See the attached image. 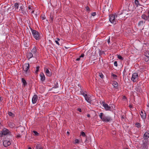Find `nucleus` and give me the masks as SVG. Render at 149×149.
<instances>
[{
  "instance_id": "1",
  "label": "nucleus",
  "mask_w": 149,
  "mask_h": 149,
  "mask_svg": "<svg viewBox=\"0 0 149 149\" xmlns=\"http://www.w3.org/2000/svg\"><path fill=\"white\" fill-rule=\"evenodd\" d=\"M100 118L102 121L105 122H108L112 120L111 118L106 116L103 113H101L99 115Z\"/></svg>"
},
{
  "instance_id": "2",
  "label": "nucleus",
  "mask_w": 149,
  "mask_h": 149,
  "mask_svg": "<svg viewBox=\"0 0 149 149\" xmlns=\"http://www.w3.org/2000/svg\"><path fill=\"white\" fill-rule=\"evenodd\" d=\"M31 31L34 38L36 40H39L40 39V37L38 32L35 30H31Z\"/></svg>"
},
{
  "instance_id": "3",
  "label": "nucleus",
  "mask_w": 149,
  "mask_h": 149,
  "mask_svg": "<svg viewBox=\"0 0 149 149\" xmlns=\"http://www.w3.org/2000/svg\"><path fill=\"white\" fill-rule=\"evenodd\" d=\"M109 21L112 23L116 24V20L115 19V15H109Z\"/></svg>"
},
{
  "instance_id": "4",
  "label": "nucleus",
  "mask_w": 149,
  "mask_h": 149,
  "mask_svg": "<svg viewBox=\"0 0 149 149\" xmlns=\"http://www.w3.org/2000/svg\"><path fill=\"white\" fill-rule=\"evenodd\" d=\"M29 63H25L23 66V69L24 71L27 72V71L29 68Z\"/></svg>"
},
{
  "instance_id": "5",
  "label": "nucleus",
  "mask_w": 149,
  "mask_h": 149,
  "mask_svg": "<svg viewBox=\"0 0 149 149\" xmlns=\"http://www.w3.org/2000/svg\"><path fill=\"white\" fill-rule=\"evenodd\" d=\"M1 132H2V134H3V135L11 134V132H10L8 129L6 128H4L2 130Z\"/></svg>"
},
{
  "instance_id": "6",
  "label": "nucleus",
  "mask_w": 149,
  "mask_h": 149,
  "mask_svg": "<svg viewBox=\"0 0 149 149\" xmlns=\"http://www.w3.org/2000/svg\"><path fill=\"white\" fill-rule=\"evenodd\" d=\"M138 77V75L136 73H133L132 75V80L133 81H136Z\"/></svg>"
},
{
  "instance_id": "7",
  "label": "nucleus",
  "mask_w": 149,
  "mask_h": 149,
  "mask_svg": "<svg viewBox=\"0 0 149 149\" xmlns=\"http://www.w3.org/2000/svg\"><path fill=\"white\" fill-rule=\"evenodd\" d=\"M103 106L104 107L106 110H111V107L109 106L106 103H105L104 102H102Z\"/></svg>"
},
{
  "instance_id": "8",
  "label": "nucleus",
  "mask_w": 149,
  "mask_h": 149,
  "mask_svg": "<svg viewBox=\"0 0 149 149\" xmlns=\"http://www.w3.org/2000/svg\"><path fill=\"white\" fill-rule=\"evenodd\" d=\"M11 143L9 141L4 140L3 142V145L5 147H7L10 145Z\"/></svg>"
},
{
  "instance_id": "9",
  "label": "nucleus",
  "mask_w": 149,
  "mask_h": 149,
  "mask_svg": "<svg viewBox=\"0 0 149 149\" xmlns=\"http://www.w3.org/2000/svg\"><path fill=\"white\" fill-rule=\"evenodd\" d=\"M38 96L37 95H35L33 97L32 99V102L33 104L35 103L37 100Z\"/></svg>"
},
{
  "instance_id": "10",
  "label": "nucleus",
  "mask_w": 149,
  "mask_h": 149,
  "mask_svg": "<svg viewBox=\"0 0 149 149\" xmlns=\"http://www.w3.org/2000/svg\"><path fill=\"white\" fill-rule=\"evenodd\" d=\"M40 76L41 77V80L43 81H45V75L43 73H41L40 74Z\"/></svg>"
},
{
  "instance_id": "11",
  "label": "nucleus",
  "mask_w": 149,
  "mask_h": 149,
  "mask_svg": "<svg viewBox=\"0 0 149 149\" xmlns=\"http://www.w3.org/2000/svg\"><path fill=\"white\" fill-rule=\"evenodd\" d=\"M149 137V133L146 132L144 134L143 136V138L144 139H147Z\"/></svg>"
},
{
  "instance_id": "12",
  "label": "nucleus",
  "mask_w": 149,
  "mask_h": 149,
  "mask_svg": "<svg viewBox=\"0 0 149 149\" xmlns=\"http://www.w3.org/2000/svg\"><path fill=\"white\" fill-rule=\"evenodd\" d=\"M85 98L86 100L88 102L91 103V100L90 99V97H89L87 94H85Z\"/></svg>"
},
{
  "instance_id": "13",
  "label": "nucleus",
  "mask_w": 149,
  "mask_h": 149,
  "mask_svg": "<svg viewBox=\"0 0 149 149\" xmlns=\"http://www.w3.org/2000/svg\"><path fill=\"white\" fill-rule=\"evenodd\" d=\"M141 147H142L143 149H147L148 146H147V143H146L145 142L143 141V144H142Z\"/></svg>"
},
{
  "instance_id": "14",
  "label": "nucleus",
  "mask_w": 149,
  "mask_h": 149,
  "mask_svg": "<svg viewBox=\"0 0 149 149\" xmlns=\"http://www.w3.org/2000/svg\"><path fill=\"white\" fill-rule=\"evenodd\" d=\"M140 114L141 118L143 119H145L146 118V114L145 113H143V112L141 111Z\"/></svg>"
},
{
  "instance_id": "15",
  "label": "nucleus",
  "mask_w": 149,
  "mask_h": 149,
  "mask_svg": "<svg viewBox=\"0 0 149 149\" xmlns=\"http://www.w3.org/2000/svg\"><path fill=\"white\" fill-rule=\"evenodd\" d=\"M45 72L48 76L50 77L52 75V72H50L48 69H46Z\"/></svg>"
},
{
  "instance_id": "16",
  "label": "nucleus",
  "mask_w": 149,
  "mask_h": 149,
  "mask_svg": "<svg viewBox=\"0 0 149 149\" xmlns=\"http://www.w3.org/2000/svg\"><path fill=\"white\" fill-rule=\"evenodd\" d=\"M27 56L28 58L30 59L33 57V55L32 53L29 52L27 54Z\"/></svg>"
},
{
  "instance_id": "17",
  "label": "nucleus",
  "mask_w": 149,
  "mask_h": 149,
  "mask_svg": "<svg viewBox=\"0 0 149 149\" xmlns=\"http://www.w3.org/2000/svg\"><path fill=\"white\" fill-rule=\"evenodd\" d=\"M37 52V49L36 48V47H35L34 48H33V49H32V50L31 51V52L32 53H33L34 56H36V53Z\"/></svg>"
},
{
  "instance_id": "18",
  "label": "nucleus",
  "mask_w": 149,
  "mask_h": 149,
  "mask_svg": "<svg viewBox=\"0 0 149 149\" xmlns=\"http://www.w3.org/2000/svg\"><path fill=\"white\" fill-rule=\"evenodd\" d=\"M141 17L142 19L145 20H148L147 16L145 14H143L142 15Z\"/></svg>"
},
{
  "instance_id": "19",
  "label": "nucleus",
  "mask_w": 149,
  "mask_h": 149,
  "mask_svg": "<svg viewBox=\"0 0 149 149\" xmlns=\"http://www.w3.org/2000/svg\"><path fill=\"white\" fill-rule=\"evenodd\" d=\"M22 82L24 86L26 85L27 83L26 80L23 78L22 79Z\"/></svg>"
},
{
  "instance_id": "20",
  "label": "nucleus",
  "mask_w": 149,
  "mask_h": 149,
  "mask_svg": "<svg viewBox=\"0 0 149 149\" xmlns=\"http://www.w3.org/2000/svg\"><path fill=\"white\" fill-rule=\"evenodd\" d=\"M24 128L22 127H19L18 129V131L19 132H22L24 131Z\"/></svg>"
},
{
  "instance_id": "21",
  "label": "nucleus",
  "mask_w": 149,
  "mask_h": 149,
  "mask_svg": "<svg viewBox=\"0 0 149 149\" xmlns=\"http://www.w3.org/2000/svg\"><path fill=\"white\" fill-rule=\"evenodd\" d=\"M113 85L114 87H117L118 86V84L116 81H114L113 84Z\"/></svg>"
},
{
  "instance_id": "22",
  "label": "nucleus",
  "mask_w": 149,
  "mask_h": 149,
  "mask_svg": "<svg viewBox=\"0 0 149 149\" xmlns=\"http://www.w3.org/2000/svg\"><path fill=\"white\" fill-rule=\"evenodd\" d=\"M143 21H140L138 23V26H142L143 25Z\"/></svg>"
},
{
  "instance_id": "23",
  "label": "nucleus",
  "mask_w": 149,
  "mask_h": 149,
  "mask_svg": "<svg viewBox=\"0 0 149 149\" xmlns=\"http://www.w3.org/2000/svg\"><path fill=\"white\" fill-rule=\"evenodd\" d=\"M33 132L34 133V135L37 136H38L39 135V134L37 132L35 131H33Z\"/></svg>"
},
{
  "instance_id": "24",
  "label": "nucleus",
  "mask_w": 149,
  "mask_h": 149,
  "mask_svg": "<svg viewBox=\"0 0 149 149\" xmlns=\"http://www.w3.org/2000/svg\"><path fill=\"white\" fill-rule=\"evenodd\" d=\"M19 4L17 3H16L14 5L15 7L17 9L18 8H19Z\"/></svg>"
},
{
  "instance_id": "25",
  "label": "nucleus",
  "mask_w": 149,
  "mask_h": 149,
  "mask_svg": "<svg viewBox=\"0 0 149 149\" xmlns=\"http://www.w3.org/2000/svg\"><path fill=\"white\" fill-rule=\"evenodd\" d=\"M149 60V58L146 57V56L143 58V60L146 62H148Z\"/></svg>"
},
{
  "instance_id": "26",
  "label": "nucleus",
  "mask_w": 149,
  "mask_h": 149,
  "mask_svg": "<svg viewBox=\"0 0 149 149\" xmlns=\"http://www.w3.org/2000/svg\"><path fill=\"white\" fill-rule=\"evenodd\" d=\"M9 125L10 127H13L15 126V125L12 123H10Z\"/></svg>"
},
{
  "instance_id": "27",
  "label": "nucleus",
  "mask_w": 149,
  "mask_h": 149,
  "mask_svg": "<svg viewBox=\"0 0 149 149\" xmlns=\"http://www.w3.org/2000/svg\"><path fill=\"white\" fill-rule=\"evenodd\" d=\"M50 21L51 22H52L54 20V17L53 16L50 15Z\"/></svg>"
},
{
  "instance_id": "28",
  "label": "nucleus",
  "mask_w": 149,
  "mask_h": 149,
  "mask_svg": "<svg viewBox=\"0 0 149 149\" xmlns=\"http://www.w3.org/2000/svg\"><path fill=\"white\" fill-rule=\"evenodd\" d=\"M39 66L36 67V71H35V73H36V74L38 72V71H39Z\"/></svg>"
},
{
  "instance_id": "29",
  "label": "nucleus",
  "mask_w": 149,
  "mask_h": 149,
  "mask_svg": "<svg viewBox=\"0 0 149 149\" xmlns=\"http://www.w3.org/2000/svg\"><path fill=\"white\" fill-rule=\"evenodd\" d=\"M118 58L121 60H123V58L120 55H118Z\"/></svg>"
},
{
  "instance_id": "30",
  "label": "nucleus",
  "mask_w": 149,
  "mask_h": 149,
  "mask_svg": "<svg viewBox=\"0 0 149 149\" xmlns=\"http://www.w3.org/2000/svg\"><path fill=\"white\" fill-rule=\"evenodd\" d=\"M135 125L136 126V127H137L138 128H139L141 127L140 124V123H136Z\"/></svg>"
},
{
  "instance_id": "31",
  "label": "nucleus",
  "mask_w": 149,
  "mask_h": 149,
  "mask_svg": "<svg viewBox=\"0 0 149 149\" xmlns=\"http://www.w3.org/2000/svg\"><path fill=\"white\" fill-rule=\"evenodd\" d=\"M8 114L9 116H14V115L13 114V113L11 112H8Z\"/></svg>"
},
{
  "instance_id": "32",
  "label": "nucleus",
  "mask_w": 149,
  "mask_h": 149,
  "mask_svg": "<svg viewBox=\"0 0 149 149\" xmlns=\"http://www.w3.org/2000/svg\"><path fill=\"white\" fill-rule=\"evenodd\" d=\"M81 135L84 137H85L86 136V134L85 133L83 132H81Z\"/></svg>"
},
{
  "instance_id": "33",
  "label": "nucleus",
  "mask_w": 149,
  "mask_h": 149,
  "mask_svg": "<svg viewBox=\"0 0 149 149\" xmlns=\"http://www.w3.org/2000/svg\"><path fill=\"white\" fill-rule=\"evenodd\" d=\"M99 76L101 78H102L103 77V75L102 73H99Z\"/></svg>"
},
{
  "instance_id": "34",
  "label": "nucleus",
  "mask_w": 149,
  "mask_h": 149,
  "mask_svg": "<svg viewBox=\"0 0 149 149\" xmlns=\"http://www.w3.org/2000/svg\"><path fill=\"white\" fill-rule=\"evenodd\" d=\"M135 3L136 5H140L139 3V1L138 0H135Z\"/></svg>"
},
{
  "instance_id": "35",
  "label": "nucleus",
  "mask_w": 149,
  "mask_h": 149,
  "mask_svg": "<svg viewBox=\"0 0 149 149\" xmlns=\"http://www.w3.org/2000/svg\"><path fill=\"white\" fill-rule=\"evenodd\" d=\"M145 56L149 58V52H148L146 53Z\"/></svg>"
},
{
  "instance_id": "36",
  "label": "nucleus",
  "mask_w": 149,
  "mask_h": 149,
  "mask_svg": "<svg viewBox=\"0 0 149 149\" xmlns=\"http://www.w3.org/2000/svg\"><path fill=\"white\" fill-rule=\"evenodd\" d=\"M104 53V52L103 51H101L100 50V51L99 54L100 55L102 54H103Z\"/></svg>"
},
{
  "instance_id": "37",
  "label": "nucleus",
  "mask_w": 149,
  "mask_h": 149,
  "mask_svg": "<svg viewBox=\"0 0 149 149\" xmlns=\"http://www.w3.org/2000/svg\"><path fill=\"white\" fill-rule=\"evenodd\" d=\"M36 148L37 149H39V148L40 147L39 146V145L38 144H37L36 145Z\"/></svg>"
},
{
  "instance_id": "38",
  "label": "nucleus",
  "mask_w": 149,
  "mask_h": 149,
  "mask_svg": "<svg viewBox=\"0 0 149 149\" xmlns=\"http://www.w3.org/2000/svg\"><path fill=\"white\" fill-rule=\"evenodd\" d=\"M111 75L113 77H117V76L115 74H114L113 73H112L111 74Z\"/></svg>"
},
{
  "instance_id": "39",
  "label": "nucleus",
  "mask_w": 149,
  "mask_h": 149,
  "mask_svg": "<svg viewBox=\"0 0 149 149\" xmlns=\"http://www.w3.org/2000/svg\"><path fill=\"white\" fill-rule=\"evenodd\" d=\"M86 9L87 11H89L90 10V8H89L87 6L86 7Z\"/></svg>"
},
{
  "instance_id": "40",
  "label": "nucleus",
  "mask_w": 149,
  "mask_h": 149,
  "mask_svg": "<svg viewBox=\"0 0 149 149\" xmlns=\"http://www.w3.org/2000/svg\"><path fill=\"white\" fill-rule=\"evenodd\" d=\"M114 65H115L116 67H117V66L118 64H117V61H115L114 62Z\"/></svg>"
},
{
  "instance_id": "41",
  "label": "nucleus",
  "mask_w": 149,
  "mask_h": 149,
  "mask_svg": "<svg viewBox=\"0 0 149 149\" xmlns=\"http://www.w3.org/2000/svg\"><path fill=\"white\" fill-rule=\"evenodd\" d=\"M79 140L78 139H76L75 140V143H79Z\"/></svg>"
},
{
  "instance_id": "42",
  "label": "nucleus",
  "mask_w": 149,
  "mask_h": 149,
  "mask_svg": "<svg viewBox=\"0 0 149 149\" xmlns=\"http://www.w3.org/2000/svg\"><path fill=\"white\" fill-rule=\"evenodd\" d=\"M96 15V13L95 12H93L91 14V15L93 16H94Z\"/></svg>"
},
{
  "instance_id": "43",
  "label": "nucleus",
  "mask_w": 149,
  "mask_h": 149,
  "mask_svg": "<svg viewBox=\"0 0 149 149\" xmlns=\"http://www.w3.org/2000/svg\"><path fill=\"white\" fill-rule=\"evenodd\" d=\"M84 54H82L81 56H80V58L81 57H83L84 56Z\"/></svg>"
},
{
  "instance_id": "44",
  "label": "nucleus",
  "mask_w": 149,
  "mask_h": 149,
  "mask_svg": "<svg viewBox=\"0 0 149 149\" xmlns=\"http://www.w3.org/2000/svg\"><path fill=\"white\" fill-rule=\"evenodd\" d=\"M41 18H42V20L45 19V17H44V16H41Z\"/></svg>"
},
{
  "instance_id": "45",
  "label": "nucleus",
  "mask_w": 149,
  "mask_h": 149,
  "mask_svg": "<svg viewBox=\"0 0 149 149\" xmlns=\"http://www.w3.org/2000/svg\"><path fill=\"white\" fill-rule=\"evenodd\" d=\"M16 137L17 138H19L21 137V136L20 134H18L17 135Z\"/></svg>"
},
{
  "instance_id": "46",
  "label": "nucleus",
  "mask_w": 149,
  "mask_h": 149,
  "mask_svg": "<svg viewBox=\"0 0 149 149\" xmlns=\"http://www.w3.org/2000/svg\"><path fill=\"white\" fill-rule=\"evenodd\" d=\"M77 110L80 112H81V109L80 108H78L77 109Z\"/></svg>"
},
{
  "instance_id": "47",
  "label": "nucleus",
  "mask_w": 149,
  "mask_h": 149,
  "mask_svg": "<svg viewBox=\"0 0 149 149\" xmlns=\"http://www.w3.org/2000/svg\"><path fill=\"white\" fill-rule=\"evenodd\" d=\"M147 17L148 18V20L149 19V11L148 12V15L147 16Z\"/></svg>"
},
{
  "instance_id": "48",
  "label": "nucleus",
  "mask_w": 149,
  "mask_h": 149,
  "mask_svg": "<svg viewBox=\"0 0 149 149\" xmlns=\"http://www.w3.org/2000/svg\"><path fill=\"white\" fill-rule=\"evenodd\" d=\"M55 42H56V43L58 45H59V42H58V41H57V40H55Z\"/></svg>"
},
{
  "instance_id": "49",
  "label": "nucleus",
  "mask_w": 149,
  "mask_h": 149,
  "mask_svg": "<svg viewBox=\"0 0 149 149\" xmlns=\"http://www.w3.org/2000/svg\"><path fill=\"white\" fill-rule=\"evenodd\" d=\"M3 135V134H2V132H1V133H0V137H2Z\"/></svg>"
},
{
  "instance_id": "50",
  "label": "nucleus",
  "mask_w": 149,
  "mask_h": 149,
  "mask_svg": "<svg viewBox=\"0 0 149 149\" xmlns=\"http://www.w3.org/2000/svg\"><path fill=\"white\" fill-rule=\"evenodd\" d=\"M28 8L29 9H31V6L29 5L28 7Z\"/></svg>"
},
{
  "instance_id": "51",
  "label": "nucleus",
  "mask_w": 149,
  "mask_h": 149,
  "mask_svg": "<svg viewBox=\"0 0 149 149\" xmlns=\"http://www.w3.org/2000/svg\"><path fill=\"white\" fill-rule=\"evenodd\" d=\"M123 99H126V97L125 96H124L123 97Z\"/></svg>"
},
{
  "instance_id": "52",
  "label": "nucleus",
  "mask_w": 149,
  "mask_h": 149,
  "mask_svg": "<svg viewBox=\"0 0 149 149\" xmlns=\"http://www.w3.org/2000/svg\"><path fill=\"white\" fill-rule=\"evenodd\" d=\"M80 57H79V58H78L77 59H76V61H79L80 59Z\"/></svg>"
},
{
  "instance_id": "53",
  "label": "nucleus",
  "mask_w": 149,
  "mask_h": 149,
  "mask_svg": "<svg viewBox=\"0 0 149 149\" xmlns=\"http://www.w3.org/2000/svg\"><path fill=\"white\" fill-rule=\"evenodd\" d=\"M108 43L109 44L110 42V39L109 38L107 41Z\"/></svg>"
},
{
  "instance_id": "54",
  "label": "nucleus",
  "mask_w": 149,
  "mask_h": 149,
  "mask_svg": "<svg viewBox=\"0 0 149 149\" xmlns=\"http://www.w3.org/2000/svg\"><path fill=\"white\" fill-rule=\"evenodd\" d=\"M82 95L85 97V95L86 94H85V93H82Z\"/></svg>"
},
{
  "instance_id": "55",
  "label": "nucleus",
  "mask_w": 149,
  "mask_h": 149,
  "mask_svg": "<svg viewBox=\"0 0 149 149\" xmlns=\"http://www.w3.org/2000/svg\"><path fill=\"white\" fill-rule=\"evenodd\" d=\"M129 107L130 108H132V105H130L129 106Z\"/></svg>"
},
{
  "instance_id": "56",
  "label": "nucleus",
  "mask_w": 149,
  "mask_h": 149,
  "mask_svg": "<svg viewBox=\"0 0 149 149\" xmlns=\"http://www.w3.org/2000/svg\"><path fill=\"white\" fill-rule=\"evenodd\" d=\"M87 116L88 117H90V114H88L87 115Z\"/></svg>"
},
{
  "instance_id": "57",
  "label": "nucleus",
  "mask_w": 149,
  "mask_h": 149,
  "mask_svg": "<svg viewBox=\"0 0 149 149\" xmlns=\"http://www.w3.org/2000/svg\"><path fill=\"white\" fill-rule=\"evenodd\" d=\"M39 149H43V148L42 147H40Z\"/></svg>"
},
{
  "instance_id": "58",
  "label": "nucleus",
  "mask_w": 149,
  "mask_h": 149,
  "mask_svg": "<svg viewBox=\"0 0 149 149\" xmlns=\"http://www.w3.org/2000/svg\"><path fill=\"white\" fill-rule=\"evenodd\" d=\"M67 134H68V135L69 134V132L68 131L67 132Z\"/></svg>"
},
{
  "instance_id": "59",
  "label": "nucleus",
  "mask_w": 149,
  "mask_h": 149,
  "mask_svg": "<svg viewBox=\"0 0 149 149\" xmlns=\"http://www.w3.org/2000/svg\"><path fill=\"white\" fill-rule=\"evenodd\" d=\"M34 12V10H32V11L31 12V13H33Z\"/></svg>"
},
{
  "instance_id": "60",
  "label": "nucleus",
  "mask_w": 149,
  "mask_h": 149,
  "mask_svg": "<svg viewBox=\"0 0 149 149\" xmlns=\"http://www.w3.org/2000/svg\"><path fill=\"white\" fill-rule=\"evenodd\" d=\"M54 92L57 93L58 92V91H56Z\"/></svg>"
},
{
  "instance_id": "61",
  "label": "nucleus",
  "mask_w": 149,
  "mask_h": 149,
  "mask_svg": "<svg viewBox=\"0 0 149 149\" xmlns=\"http://www.w3.org/2000/svg\"><path fill=\"white\" fill-rule=\"evenodd\" d=\"M57 40H57V41H59V40H60V39H59V38H57Z\"/></svg>"
},
{
  "instance_id": "62",
  "label": "nucleus",
  "mask_w": 149,
  "mask_h": 149,
  "mask_svg": "<svg viewBox=\"0 0 149 149\" xmlns=\"http://www.w3.org/2000/svg\"><path fill=\"white\" fill-rule=\"evenodd\" d=\"M147 106L149 107V104L148 103V104L147 105Z\"/></svg>"
},
{
  "instance_id": "63",
  "label": "nucleus",
  "mask_w": 149,
  "mask_h": 149,
  "mask_svg": "<svg viewBox=\"0 0 149 149\" xmlns=\"http://www.w3.org/2000/svg\"><path fill=\"white\" fill-rule=\"evenodd\" d=\"M58 87H53V88H57Z\"/></svg>"
},
{
  "instance_id": "64",
  "label": "nucleus",
  "mask_w": 149,
  "mask_h": 149,
  "mask_svg": "<svg viewBox=\"0 0 149 149\" xmlns=\"http://www.w3.org/2000/svg\"><path fill=\"white\" fill-rule=\"evenodd\" d=\"M29 149H31V147H29Z\"/></svg>"
}]
</instances>
